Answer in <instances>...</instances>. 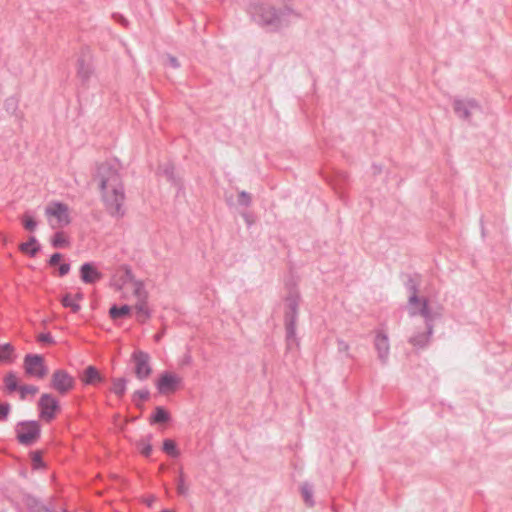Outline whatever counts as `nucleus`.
Returning <instances> with one entry per match:
<instances>
[{
    "label": "nucleus",
    "mask_w": 512,
    "mask_h": 512,
    "mask_svg": "<svg viewBox=\"0 0 512 512\" xmlns=\"http://www.w3.org/2000/svg\"><path fill=\"white\" fill-rule=\"evenodd\" d=\"M95 179L105 211L113 217L123 216L126 190L119 167L111 163H102L97 168Z\"/></svg>",
    "instance_id": "1"
},
{
    "label": "nucleus",
    "mask_w": 512,
    "mask_h": 512,
    "mask_svg": "<svg viewBox=\"0 0 512 512\" xmlns=\"http://www.w3.org/2000/svg\"><path fill=\"white\" fill-rule=\"evenodd\" d=\"M123 298L133 302V310L138 321L144 322L150 317L151 312L148 304L149 293L141 280H137Z\"/></svg>",
    "instance_id": "2"
},
{
    "label": "nucleus",
    "mask_w": 512,
    "mask_h": 512,
    "mask_svg": "<svg viewBox=\"0 0 512 512\" xmlns=\"http://www.w3.org/2000/svg\"><path fill=\"white\" fill-rule=\"evenodd\" d=\"M44 216L52 229L68 226L72 221L71 209L68 204L61 201H50L44 208Z\"/></svg>",
    "instance_id": "3"
},
{
    "label": "nucleus",
    "mask_w": 512,
    "mask_h": 512,
    "mask_svg": "<svg viewBox=\"0 0 512 512\" xmlns=\"http://www.w3.org/2000/svg\"><path fill=\"white\" fill-rule=\"evenodd\" d=\"M158 392L162 395H171L182 386V377L171 371L161 373L155 381Z\"/></svg>",
    "instance_id": "4"
},
{
    "label": "nucleus",
    "mask_w": 512,
    "mask_h": 512,
    "mask_svg": "<svg viewBox=\"0 0 512 512\" xmlns=\"http://www.w3.org/2000/svg\"><path fill=\"white\" fill-rule=\"evenodd\" d=\"M39 416L46 422H51L60 412L58 400L49 393L41 395L38 401Z\"/></svg>",
    "instance_id": "5"
},
{
    "label": "nucleus",
    "mask_w": 512,
    "mask_h": 512,
    "mask_svg": "<svg viewBox=\"0 0 512 512\" xmlns=\"http://www.w3.org/2000/svg\"><path fill=\"white\" fill-rule=\"evenodd\" d=\"M131 359L134 363V373L137 379L141 381L148 379L153 371L149 354L142 350H136Z\"/></svg>",
    "instance_id": "6"
},
{
    "label": "nucleus",
    "mask_w": 512,
    "mask_h": 512,
    "mask_svg": "<svg viewBox=\"0 0 512 512\" xmlns=\"http://www.w3.org/2000/svg\"><path fill=\"white\" fill-rule=\"evenodd\" d=\"M16 432L21 444L30 445L39 438L40 427L35 421L22 422L17 425Z\"/></svg>",
    "instance_id": "7"
},
{
    "label": "nucleus",
    "mask_w": 512,
    "mask_h": 512,
    "mask_svg": "<svg viewBox=\"0 0 512 512\" xmlns=\"http://www.w3.org/2000/svg\"><path fill=\"white\" fill-rule=\"evenodd\" d=\"M24 369L28 375L38 379L44 378L48 373L44 358L40 355H27L24 359Z\"/></svg>",
    "instance_id": "8"
},
{
    "label": "nucleus",
    "mask_w": 512,
    "mask_h": 512,
    "mask_svg": "<svg viewBox=\"0 0 512 512\" xmlns=\"http://www.w3.org/2000/svg\"><path fill=\"white\" fill-rule=\"evenodd\" d=\"M408 312L410 315L422 316L427 323L433 318V314L431 313L427 300L423 297H418L415 293L409 298Z\"/></svg>",
    "instance_id": "9"
},
{
    "label": "nucleus",
    "mask_w": 512,
    "mask_h": 512,
    "mask_svg": "<svg viewBox=\"0 0 512 512\" xmlns=\"http://www.w3.org/2000/svg\"><path fill=\"white\" fill-rule=\"evenodd\" d=\"M51 387L60 394H66L73 389L74 379L64 370H56L51 376Z\"/></svg>",
    "instance_id": "10"
},
{
    "label": "nucleus",
    "mask_w": 512,
    "mask_h": 512,
    "mask_svg": "<svg viewBox=\"0 0 512 512\" xmlns=\"http://www.w3.org/2000/svg\"><path fill=\"white\" fill-rule=\"evenodd\" d=\"M131 271L127 268L117 270L112 279L113 286L122 293V297L137 282Z\"/></svg>",
    "instance_id": "11"
},
{
    "label": "nucleus",
    "mask_w": 512,
    "mask_h": 512,
    "mask_svg": "<svg viewBox=\"0 0 512 512\" xmlns=\"http://www.w3.org/2000/svg\"><path fill=\"white\" fill-rule=\"evenodd\" d=\"M478 109V104L471 99H459L454 102L456 114L463 119H469Z\"/></svg>",
    "instance_id": "12"
},
{
    "label": "nucleus",
    "mask_w": 512,
    "mask_h": 512,
    "mask_svg": "<svg viewBox=\"0 0 512 512\" xmlns=\"http://www.w3.org/2000/svg\"><path fill=\"white\" fill-rule=\"evenodd\" d=\"M102 274L91 263H85L80 268V278L84 283L92 284L100 280Z\"/></svg>",
    "instance_id": "13"
},
{
    "label": "nucleus",
    "mask_w": 512,
    "mask_h": 512,
    "mask_svg": "<svg viewBox=\"0 0 512 512\" xmlns=\"http://www.w3.org/2000/svg\"><path fill=\"white\" fill-rule=\"evenodd\" d=\"M83 300V293L77 292L76 294L66 293L61 298V304L65 308H69L72 312L77 313L81 309V301Z\"/></svg>",
    "instance_id": "14"
},
{
    "label": "nucleus",
    "mask_w": 512,
    "mask_h": 512,
    "mask_svg": "<svg viewBox=\"0 0 512 512\" xmlns=\"http://www.w3.org/2000/svg\"><path fill=\"white\" fill-rule=\"evenodd\" d=\"M81 380L87 385H96L103 381V376L94 366H88L83 371Z\"/></svg>",
    "instance_id": "15"
},
{
    "label": "nucleus",
    "mask_w": 512,
    "mask_h": 512,
    "mask_svg": "<svg viewBox=\"0 0 512 512\" xmlns=\"http://www.w3.org/2000/svg\"><path fill=\"white\" fill-rule=\"evenodd\" d=\"M375 346L381 359H386L389 352V342L385 335H378L375 340Z\"/></svg>",
    "instance_id": "16"
},
{
    "label": "nucleus",
    "mask_w": 512,
    "mask_h": 512,
    "mask_svg": "<svg viewBox=\"0 0 512 512\" xmlns=\"http://www.w3.org/2000/svg\"><path fill=\"white\" fill-rule=\"evenodd\" d=\"M14 360V348L10 344L0 345V364H10Z\"/></svg>",
    "instance_id": "17"
},
{
    "label": "nucleus",
    "mask_w": 512,
    "mask_h": 512,
    "mask_svg": "<svg viewBox=\"0 0 512 512\" xmlns=\"http://www.w3.org/2000/svg\"><path fill=\"white\" fill-rule=\"evenodd\" d=\"M132 310H133V304L132 305H123L121 307L112 306L109 310V315L112 319H117V318L128 316Z\"/></svg>",
    "instance_id": "18"
},
{
    "label": "nucleus",
    "mask_w": 512,
    "mask_h": 512,
    "mask_svg": "<svg viewBox=\"0 0 512 512\" xmlns=\"http://www.w3.org/2000/svg\"><path fill=\"white\" fill-rule=\"evenodd\" d=\"M19 249L25 254L35 256L39 250V247L37 245L36 239L34 237H31L29 241H27L26 243L20 244Z\"/></svg>",
    "instance_id": "19"
},
{
    "label": "nucleus",
    "mask_w": 512,
    "mask_h": 512,
    "mask_svg": "<svg viewBox=\"0 0 512 512\" xmlns=\"http://www.w3.org/2000/svg\"><path fill=\"white\" fill-rule=\"evenodd\" d=\"M55 248H65L69 246L68 236L64 232H57L51 239Z\"/></svg>",
    "instance_id": "20"
},
{
    "label": "nucleus",
    "mask_w": 512,
    "mask_h": 512,
    "mask_svg": "<svg viewBox=\"0 0 512 512\" xmlns=\"http://www.w3.org/2000/svg\"><path fill=\"white\" fill-rule=\"evenodd\" d=\"M126 391V380L123 378H118L113 380L112 392L117 396L121 397L124 395Z\"/></svg>",
    "instance_id": "21"
},
{
    "label": "nucleus",
    "mask_w": 512,
    "mask_h": 512,
    "mask_svg": "<svg viewBox=\"0 0 512 512\" xmlns=\"http://www.w3.org/2000/svg\"><path fill=\"white\" fill-rule=\"evenodd\" d=\"M4 384L9 392L16 390L18 386V379L15 374L8 373L4 378Z\"/></svg>",
    "instance_id": "22"
},
{
    "label": "nucleus",
    "mask_w": 512,
    "mask_h": 512,
    "mask_svg": "<svg viewBox=\"0 0 512 512\" xmlns=\"http://www.w3.org/2000/svg\"><path fill=\"white\" fill-rule=\"evenodd\" d=\"M163 451L173 457H177L179 455V452L176 448V444L171 439H166L163 442Z\"/></svg>",
    "instance_id": "23"
},
{
    "label": "nucleus",
    "mask_w": 512,
    "mask_h": 512,
    "mask_svg": "<svg viewBox=\"0 0 512 512\" xmlns=\"http://www.w3.org/2000/svg\"><path fill=\"white\" fill-rule=\"evenodd\" d=\"M169 420V415L166 410H164L162 407H157L155 410V413L152 417V422L154 423H160V422H166Z\"/></svg>",
    "instance_id": "24"
},
{
    "label": "nucleus",
    "mask_w": 512,
    "mask_h": 512,
    "mask_svg": "<svg viewBox=\"0 0 512 512\" xmlns=\"http://www.w3.org/2000/svg\"><path fill=\"white\" fill-rule=\"evenodd\" d=\"M38 392V388L33 385H25L19 388L21 399H25L28 396L33 397Z\"/></svg>",
    "instance_id": "25"
},
{
    "label": "nucleus",
    "mask_w": 512,
    "mask_h": 512,
    "mask_svg": "<svg viewBox=\"0 0 512 512\" xmlns=\"http://www.w3.org/2000/svg\"><path fill=\"white\" fill-rule=\"evenodd\" d=\"M138 448L140 449V452L144 456H149L152 452V445L150 443V438L143 439L138 442Z\"/></svg>",
    "instance_id": "26"
},
{
    "label": "nucleus",
    "mask_w": 512,
    "mask_h": 512,
    "mask_svg": "<svg viewBox=\"0 0 512 512\" xmlns=\"http://www.w3.org/2000/svg\"><path fill=\"white\" fill-rule=\"evenodd\" d=\"M22 223H23L24 228L28 231H34L36 228V225H37L35 219L29 214L23 215Z\"/></svg>",
    "instance_id": "27"
},
{
    "label": "nucleus",
    "mask_w": 512,
    "mask_h": 512,
    "mask_svg": "<svg viewBox=\"0 0 512 512\" xmlns=\"http://www.w3.org/2000/svg\"><path fill=\"white\" fill-rule=\"evenodd\" d=\"M189 487L185 481V476L181 472L177 483V491L180 495H187Z\"/></svg>",
    "instance_id": "28"
},
{
    "label": "nucleus",
    "mask_w": 512,
    "mask_h": 512,
    "mask_svg": "<svg viewBox=\"0 0 512 512\" xmlns=\"http://www.w3.org/2000/svg\"><path fill=\"white\" fill-rule=\"evenodd\" d=\"M31 460L34 469H39L43 466L42 457L39 452L32 453Z\"/></svg>",
    "instance_id": "29"
},
{
    "label": "nucleus",
    "mask_w": 512,
    "mask_h": 512,
    "mask_svg": "<svg viewBox=\"0 0 512 512\" xmlns=\"http://www.w3.org/2000/svg\"><path fill=\"white\" fill-rule=\"evenodd\" d=\"M238 201L241 205L248 206L251 202V196L243 191L239 194Z\"/></svg>",
    "instance_id": "30"
},
{
    "label": "nucleus",
    "mask_w": 512,
    "mask_h": 512,
    "mask_svg": "<svg viewBox=\"0 0 512 512\" xmlns=\"http://www.w3.org/2000/svg\"><path fill=\"white\" fill-rule=\"evenodd\" d=\"M9 411V404L0 402V420H5L9 414Z\"/></svg>",
    "instance_id": "31"
},
{
    "label": "nucleus",
    "mask_w": 512,
    "mask_h": 512,
    "mask_svg": "<svg viewBox=\"0 0 512 512\" xmlns=\"http://www.w3.org/2000/svg\"><path fill=\"white\" fill-rule=\"evenodd\" d=\"M134 397L144 401L148 399L149 392L147 390H138L134 392Z\"/></svg>",
    "instance_id": "32"
},
{
    "label": "nucleus",
    "mask_w": 512,
    "mask_h": 512,
    "mask_svg": "<svg viewBox=\"0 0 512 512\" xmlns=\"http://www.w3.org/2000/svg\"><path fill=\"white\" fill-rule=\"evenodd\" d=\"M38 340L40 342H45V343H49V344L53 343V339H52V337L49 334H41V335H39L38 336Z\"/></svg>",
    "instance_id": "33"
},
{
    "label": "nucleus",
    "mask_w": 512,
    "mask_h": 512,
    "mask_svg": "<svg viewBox=\"0 0 512 512\" xmlns=\"http://www.w3.org/2000/svg\"><path fill=\"white\" fill-rule=\"evenodd\" d=\"M302 494H303V497H304L306 503L310 504V502H311V492L309 491L308 487H303L302 488Z\"/></svg>",
    "instance_id": "34"
},
{
    "label": "nucleus",
    "mask_w": 512,
    "mask_h": 512,
    "mask_svg": "<svg viewBox=\"0 0 512 512\" xmlns=\"http://www.w3.org/2000/svg\"><path fill=\"white\" fill-rule=\"evenodd\" d=\"M62 259V255L59 253H55L50 258V264L51 265H57Z\"/></svg>",
    "instance_id": "35"
},
{
    "label": "nucleus",
    "mask_w": 512,
    "mask_h": 512,
    "mask_svg": "<svg viewBox=\"0 0 512 512\" xmlns=\"http://www.w3.org/2000/svg\"><path fill=\"white\" fill-rule=\"evenodd\" d=\"M69 270H70L69 264H66V263L61 264L59 267V275L60 276L66 275L69 272Z\"/></svg>",
    "instance_id": "36"
},
{
    "label": "nucleus",
    "mask_w": 512,
    "mask_h": 512,
    "mask_svg": "<svg viewBox=\"0 0 512 512\" xmlns=\"http://www.w3.org/2000/svg\"><path fill=\"white\" fill-rule=\"evenodd\" d=\"M169 60H170V63H171V65H172L173 67H178V65H179V64H178V61H177V59H176V58L171 57Z\"/></svg>",
    "instance_id": "37"
},
{
    "label": "nucleus",
    "mask_w": 512,
    "mask_h": 512,
    "mask_svg": "<svg viewBox=\"0 0 512 512\" xmlns=\"http://www.w3.org/2000/svg\"><path fill=\"white\" fill-rule=\"evenodd\" d=\"M288 333L290 335H293L294 334V324L291 323L289 326H288Z\"/></svg>",
    "instance_id": "38"
},
{
    "label": "nucleus",
    "mask_w": 512,
    "mask_h": 512,
    "mask_svg": "<svg viewBox=\"0 0 512 512\" xmlns=\"http://www.w3.org/2000/svg\"><path fill=\"white\" fill-rule=\"evenodd\" d=\"M163 512H171V511H169V510H166V511H163Z\"/></svg>",
    "instance_id": "39"
}]
</instances>
